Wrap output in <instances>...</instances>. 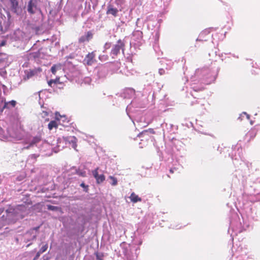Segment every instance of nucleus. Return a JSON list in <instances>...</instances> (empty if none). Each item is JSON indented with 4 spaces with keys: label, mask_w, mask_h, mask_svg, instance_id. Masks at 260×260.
I'll return each mask as SVG.
<instances>
[{
    "label": "nucleus",
    "mask_w": 260,
    "mask_h": 260,
    "mask_svg": "<svg viewBox=\"0 0 260 260\" xmlns=\"http://www.w3.org/2000/svg\"><path fill=\"white\" fill-rule=\"evenodd\" d=\"M10 135L11 137L14 138L15 139H20V136L17 134H15V135L10 134Z\"/></svg>",
    "instance_id": "obj_49"
},
{
    "label": "nucleus",
    "mask_w": 260,
    "mask_h": 260,
    "mask_svg": "<svg viewBox=\"0 0 260 260\" xmlns=\"http://www.w3.org/2000/svg\"><path fill=\"white\" fill-rule=\"evenodd\" d=\"M238 170H236V174H235V175H236V176H237V173H238Z\"/></svg>",
    "instance_id": "obj_59"
},
{
    "label": "nucleus",
    "mask_w": 260,
    "mask_h": 260,
    "mask_svg": "<svg viewBox=\"0 0 260 260\" xmlns=\"http://www.w3.org/2000/svg\"><path fill=\"white\" fill-rule=\"evenodd\" d=\"M80 186L83 188V191L85 192H88L89 191V186L88 185H86L84 182H82Z\"/></svg>",
    "instance_id": "obj_36"
},
{
    "label": "nucleus",
    "mask_w": 260,
    "mask_h": 260,
    "mask_svg": "<svg viewBox=\"0 0 260 260\" xmlns=\"http://www.w3.org/2000/svg\"><path fill=\"white\" fill-rule=\"evenodd\" d=\"M170 69V67L166 68V69L164 68H160L158 70V73L160 75H163L168 73L169 70Z\"/></svg>",
    "instance_id": "obj_34"
},
{
    "label": "nucleus",
    "mask_w": 260,
    "mask_h": 260,
    "mask_svg": "<svg viewBox=\"0 0 260 260\" xmlns=\"http://www.w3.org/2000/svg\"><path fill=\"white\" fill-rule=\"evenodd\" d=\"M3 130L2 128H1V127H0V133H1V132H3Z\"/></svg>",
    "instance_id": "obj_62"
},
{
    "label": "nucleus",
    "mask_w": 260,
    "mask_h": 260,
    "mask_svg": "<svg viewBox=\"0 0 260 260\" xmlns=\"http://www.w3.org/2000/svg\"><path fill=\"white\" fill-rule=\"evenodd\" d=\"M250 122L251 125H252L253 124V122L252 120H251Z\"/></svg>",
    "instance_id": "obj_61"
},
{
    "label": "nucleus",
    "mask_w": 260,
    "mask_h": 260,
    "mask_svg": "<svg viewBox=\"0 0 260 260\" xmlns=\"http://www.w3.org/2000/svg\"><path fill=\"white\" fill-rule=\"evenodd\" d=\"M125 43L126 41L124 39H119L116 42L115 44L112 45L110 53V55L112 58H115V57L120 54L121 51L124 53Z\"/></svg>",
    "instance_id": "obj_9"
},
{
    "label": "nucleus",
    "mask_w": 260,
    "mask_h": 260,
    "mask_svg": "<svg viewBox=\"0 0 260 260\" xmlns=\"http://www.w3.org/2000/svg\"><path fill=\"white\" fill-rule=\"evenodd\" d=\"M2 88L3 89L4 94L5 95H7L9 91L8 87L5 85H2Z\"/></svg>",
    "instance_id": "obj_42"
},
{
    "label": "nucleus",
    "mask_w": 260,
    "mask_h": 260,
    "mask_svg": "<svg viewBox=\"0 0 260 260\" xmlns=\"http://www.w3.org/2000/svg\"><path fill=\"white\" fill-rule=\"evenodd\" d=\"M111 46H112L111 43H106L104 45V52L106 51V50L109 49Z\"/></svg>",
    "instance_id": "obj_44"
},
{
    "label": "nucleus",
    "mask_w": 260,
    "mask_h": 260,
    "mask_svg": "<svg viewBox=\"0 0 260 260\" xmlns=\"http://www.w3.org/2000/svg\"><path fill=\"white\" fill-rule=\"evenodd\" d=\"M134 93L135 90L133 89L129 88L125 90V91L122 94L121 96L124 99L129 98V96H128L127 94L128 95H132L134 94Z\"/></svg>",
    "instance_id": "obj_27"
},
{
    "label": "nucleus",
    "mask_w": 260,
    "mask_h": 260,
    "mask_svg": "<svg viewBox=\"0 0 260 260\" xmlns=\"http://www.w3.org/2000/svg\"><path fill=\"white\" fill-rule=\"evenodd\" d=\"M39 10L38 0H29L27 6L28 13L30 14H34Z\"/></svg>",
    "instance_id": "obj_13"
},
{
    "label": "nucleus",
    "mask_w": 260,
    "mask_h": 260,
    "mask_svg": "<svg viewBox=\"0 0 260 260\" xmlns=\"http://www.w3.org/2000/svg\"><path fill=\"white\" fill-rule=\"evenodd\" d=\"M58 81V80H57V79H56L55 80L51 79L48 82V84L49 86H50V87H52V84H56V83Z\"/></svg>",
    "instance_id": "obj_41"
},
{
    "label": "nucleus",
    "mask_w": 260,
    "mask_h": 260,
    "mask_svg": "<svg viewBox=\"0 0 260 260\" xmlns=\"http://www.w3.org/2000/svg\"><path fill=\"white\" fill-rule=\"evenodd\" d=\"M96 60L95 59V54L94 52L88 53L85 57L83 60V63L84 64L88 66H91L93 64Z\"/></svg>",
    "instance_id": "obj_16"
},
{
    "label": "nucleus",
    "mask_w": 260,
    "mask_h": 260,
    "mask_svg": "<svg viewBox=\"0 0 260 260\" xmlns=\"http://www.w3.org/2000/svg\"><path fill=\"white\" fill-rule=\"evenodd\" d=\"M108 56L107 55H100L99 57V58L100 60L103 61V60H106L108 59Z\"/></svg>",
    "instance_id": "obj_45"
},
{
    "label": "nucleus",
    "mask_w": 260,
    "mask_h": 260,
    "mask_svg": "<svg viewBox=\"0 0 260 260\" xmlns=\"http://www.w3.org/2000/svg\"><path fill=\"white\" fill-rule=\"evenodd\" d=\"M129 198L131 202L134 203H136L142 201V199L140 198L138 195L136 194L134 192L131 193Z\"/></svg>",
    "instance_id": "obj_28"
},
{
    "label": "nucleus",
    "mask_w": 260,
    "mask_h": 260,
    "mask_svg": "<svg viewBox=\"0 0 260 260\" xmlns=\"http://www.w3.org/2000/svg\"><path fill=\"white\" fill-rule=\"evenodd\" d=\"M110 66L109 63H105L99 65L94 69V74L99 79H104L106 77L109 71Z\"/></svg>",
    "instance_id": "obj_10"
},
{
    "label": "nucleus",
    "mask_w": 260,
    "mask_h": 260,
    "mask_svg": "<svg viewBox=\"0 0 260 260\" xmlns=\"http://www.w3.org/2000/svg\"><path fill=\"white\" fill-rule=\"evenodd\" d=\"M119 10L112 5H108L107 7L106 14L107 15H111L114 17L118 16Z\"/></svg>",
    "instance_id": "obj_18"
},
{
    "label": "nucleus",
    "mask_w": 260,
    "mask_h": 260,
    "mask_svg": "<svg viewBox=\"0 0 260 260\" xmlns=\"http://www.w3.org/2000/svg\"><path fill=\"white\" fill-rule=\"evenodd\" d=\"M170 173H173L174 172V171H173V169H171L170 170Z\"/></svg>",
    "instance_id": "obj_58"
},
{
    "label": "nucleus",
    "mask_w": 260,
    "mask_h": 260,
    "mask_svg": "<svg viewBox=\"0 0 260 260\" xmlns=\"http://www.w3.org/2000/svg\"><path fill=\"white\" fill-rule=\"evenodd\" d=\"M257 181L258 182L260 183V178L257 179Z\"/></svg>",
    "instance_id": "obj_63"
},
{
    "label": "nucleus",
    "mask_w": 260,
    "mask_h": 260,
    "mask_svg": "<svg viewBox=\"0 0 260 260\" xmlns=\"http://www.w3.org/2000/svg\"><path fill=\"white\" fill-rule=\"evenodd\" d=\"M136 26L137 27L141 28L142 26V23L141 22V19L140 18H138L136 21Z\"/></svg>",
    "instance_id": "obj_46"
},
{
    "label": "nucleus",
    "mask_w": 260,
    "mask_h": 260,
    "mask_svg": "<svg viewBox=\"0 0 260 260\" xmlns=\"http://www.w3.org/2000/svg\"><path fill=\"white\" fill-rule=\"evenodd\" d=\"M120 256L123 255L126 260H133L137 257L138 251L139 248L136 247H132L130 244L123 242L118 248Z\"/></svg>",
    "instance_id": "obj_3"
},
{
    "label": "nucleus",
    "mask_w": 260,
    "mask_h": 260,
    "mask_svg": "<svg viewBox=\"0 0 260 260\" xmlns=\"http://www.w3.org/2000/svg\"><path fill=\"white\" fill-rule=\"evenodd\" d=\"M65 145L66 144L64 137L57 138L55 141V144H51V149L53 152L57 153L62 150L65 147Z\"/></svg>",
    "instance_id": "obj_12"
},
{
    "label": "nucleus",
    "mask_w": 260,
    "mask_h": 260,
    "mask_svg": "<svg viewBox=\"0 0 260 260\" xmlns=\"http://www.w3.org/2000/svg\"><path fill=\"white\" fill-rule=\"evenodd\" d=\"M25 73L26 75V77L25 78V79H28L35 75V72L33 70H30L29 71L25 72Z\"/></svg>",
    "instance_id": "obj_35"
},
{
    "label": "nucleus",
    "mask_w": 260,
    "mask_h": 260,
    "mask_svg": "<svg viewBox=\"0 0 260 260\" xmlns=\"http://www.w3.org/2000/svg\"><path fill=\"white\" fill-rule=\"evenodd\" d=\"M133 40L136 42L135 45H140L143 40V32L140 29H135L133 32Z\"/></svg>",
    "instance_id": "obj_15"
},
{
    "label": "nucleus",
    "mask_w": 260,
    "mask_h": 260,
    "mask_svg": "<svg viewBox=\"0 0 260 260\" xmlns=\"http://www.w3.org/2000/svg\"><path fill=\"white\" fill-rule=\"evenodd\" d=\"M148 132V133L150 135V134H153L155 133V132L153 129L152 128H149L148 129L146 130Z\"/></svg>",
    "instance_id": "obj_50"
},
{
    "label": "nucleus",
    "mask_w": 260,
    "mask_h": 260,
    "mask_svg": "<svg viewBox=\"0 0 260 260\" xmlns=\"http://www.w3.org/2000/svg\"><path fill=\"white\" fill-rule=\"evenodd\" d=\"M11 11L16 13L19 9V4L17 0H10Z\"/></svg>",
    "instance_id": "obj_24"
},
{
    "label": "nucleus",
    "mask_w": 260,
    "mask_h": 260,
    "mask_svg": "<svg viewBox=\"0 0 260 260\" xmlns=\"http://www.w3.org/2000/svg\"><path fill=\"white\" fill-rule=\"evenodd\" d=\"M183 61H184V62H185V59L184 58V57H182V61L183 62Z\"/></svg>",
    "instance_id": "obj_60"
},
{
    "label": "nucleus",
    "mask_w": 260,
    "mask_h": 260,
    "mask_svg": "<svg viewBox=\"0 0 260 260\" xmlns=\"http://www.w3.org/2000/svg\"><path fill=\"white\" fill-rule=\"evenodd\" d=\"M22 236L24 242L25 247L28 248L32 244L34 241L37 239V236L31 233L29 230L26 231L24 233L22 234Z\"/></svg>",
    "instance_id": "obj_11"
},
{
    "label": "nucleus",
    "mask_w": 260,
    "mask_h": 260,
    "mask_svg": "<svg viewBox=\"0 0 260 260\" xmlns=\"http://www.w3.org/2000/svg\"><path fill=\"white\" fill-rule=\"evenodd\" d=\"M242 149L241 146L236 145L233 146L232 151L231 153H229V156L233 160L234 165L236 166L238 164L242 167H245V165L242 160Z\"/></svg>",
    "instance_id": "obj_7"
},
{
    "label": "nucleus",
    "mask_w": 260,
    "mask_h": 260,
    "mask_svg": "<svg viewBox=\"0 0 260 260\" xmlns=\"http://www.w3.org/2000/svg\"><path fill=\"white\" fill-rule=\"evenodd\" d=\"M57 126V122L55 120L51 121L48 125V128L50 130H51L53 129V128L56 127Z\"/></svg>",
    "instance_id": "obj_33"
},
{
    "label": "nucleus",
    "mask_w": 260,
    "mask_h": 260,
    "mask_svg": "<svg viewBox=\"0 0 260 260\" xmlns=\"http://www.w3.org/2000/svg\"><path fill=\"white\" fill-rule=\"evenodd\" d=\"M71 170H74L75 172L73 174H77L79 176L85 177L86 176V172L84 170V167L80 166L78 168L76 167H73L71 168Z\"/></svg>",
    "instance_id": "obj_20"
},
{
    "label": "nucleus",
    "mask_w": 260,
    "mask_h": 260,
    "mask_svg": "<svg viewBox=\"0 0 260 260\" xmlns=\"http://www.w3.org/2000/svg\"><path fill=\"white\" fill-rule=\"evenodd\" d=\"M22 239L23 238L21 234H18L14 237L15 244L16 245L18 246L19 248H24L26 246Z\"/></svg>",
    "instance_id": "obj_23"
},
{
    "label": "nucleus",
    "mask_w": 260,
    "mask_h": 260,
    "mask_svg": "<svg viewBox=\"0 0 260 260\" xmlns=\"http://www.w3.org/2000/svg\"><path fill=\"white\" fill-rule=\"evenodd\" d=\"M40 228V225L34 227L32 228H30L29 230L31 231V233H33L34 235H35L37 237L39 233V229Z\"/></svg>",
    "instance_id": "obj_32"
},
{
    "label": "nucleus",
    "mask_w": 260,
    "mask_h": 260,
    "mask_svg": "<svg viewBox=\"0 0 260 260\" xmlns=\"http://www.w3.org/2000/svg\"><path fill=\"white\" fill-rule=\"evenodd\" d=\"M1 102H4V103L3 106L2 107L4 110L6 109H10L11 108H14L17 104V102L15 100L7 102L5 99H3Z\"/></svg>",
    "instance_id": "obj_21"
},
{
    "label": "nucleus",
    "mask_w": 260,
    "mask_h": 260,
    "mask_svg": "<svg viewBox=\"0 0 260 260\" xmlns=\"http://www.w3.org/2000/svg\"><path fill=\"white\" fill-rule=\"evenodd\" d=\"M209 30H207V29L204 30V31H203L202 32H201L200 33L198 38L197 39V40L200 41H207L208 39H206V38H205V37L206 35H209Z\"/></svg>",
    "instance_id": "obj_26"
},
{
    "label": "nucleus",
    "mask_w": 260,
    "mask_h": 260,
    "mask_svg": "<svg viewBox=\"0 0 260 260\" xmlns=\"http://www.w3.org/2000/svg\"><path fill=\"white\" fill-rule=\"evenodd\" d=\"M98 170L99 168H96L92 171V174L93 177L95 179L96 183L101 184L105 180V176L103 174H99Z\"/></svg>",
    "instance_id": "obj_17"
},
{
    "label": "nucleus",
    "mask_w": 260,
    "mask_h": 260,
    "mask_svg": "<svg viewBox=\"0 0 260 260\" xmlns=\"http://www.w3.org/2000/svg\"><path fill=\"white\" fill-rule=\"evenodd\" d=\"M244 115H246V117L248 119H249L250 118V115L248 114H247L246 112H243L241 115L239 117L238 119H240L241 120H242V116Z\"/></svg>",
    "instance_id": "obj_47"
},
{
    "label": "nucleus",
    "mask_w": 260,
    "mask_h": 260,
    "mask_svg": "<svg viewBox=\"0 0 260 260\" xmlns=\"http://www.w3.org/2000/svg\"><path fill=\"white\" fill-rule=\"evenodd\" d=\"M25 141L27 143H30V145L32 146L33 147L35 146L37 147L41 151H45V150L43 149L44 146H48L49 145V143L42 140L41 134H38L35 136H30L29 137H27L25 138Z\"/></svg>",
    "instance_id": "obj_6"
},
{
    "label": "nucleus",
    "mask_w": 260,
    "mask_h": 260,
    "mask_svg": "<svg viewBox=\"0 0 260 260\" xmlns=\"http://www.w3.org/2000/svg\"><path fill=\"white\" fill-rule=\"evenodd\" d=\"M48 248V244H46L45 245H43L40 249L41 251H42L43 252H45Z\"/></svg>",
    "instance_id": "obj_48"
},
{
    "label": "nucleus",
    "mask_w": 260,
    "mask_h": 260,
    "mask_svg": "<svg viewBox=\"0 0 260 260\" xmlns=\"http://www.w3.org/2000/svg\"><path fill=\"white\" fill-rule=\"evenodd\" d=\"M170 127H173V124H170Z\"/></svg>",
    "instance_id": "obj_64"
},
{
    "label": "nucleus",
    "mask_w": 260,
    "mask_h": 260,
    "mask_svg": "<svg viewBox=\"0 0 260 260\" xmlns=\"http://www.w3.org/2000/svg\"><path fill=\"white\" fill-rule=\"evenodd\" d=\"M60 68L59 66H57V65H53L51 68V71L52 72V73L53 74H56V72L57 71V70Z\"/></svg>",
    "instance_id": "obj_38"
},
{
    "label": "nucleus",
    "mask_w": 260,
    "mask_h": 260,
    "mask_svg": "<svg viewBox=\"0 0 260 260\" xmlns=\"http://www.w3.org/2000/svg\"><path fill=\"white\" fill-rule=\"evenodd\" d=\"M142 240H140L139 241L138 245H141L142 244Z\"/></svg>",
    "instance_id": "obj_57"
},
{
    "label": "nucleus",
    "mask_w": 260,
    "mask_h": 260,
    "mask_svg": "<svg viewBox=\"0 0 260 260\" xmlns=\"http://www.w3.org/2000/svg\"><path fill=\"white\" fill-rule=\"evenodd\" d=\"M138 137L141 138V141H144L145 140L147 141L149 140L150 138V136L146 130H144L138 135Z\"/></svg>",
    "instance_id": "obj_25"
},
{
    "label": "nucleus",
    "mask_w": 260,
    "mask_h": 260,
    "mask_svg": "<svg viewBox=\"0 0 260 260\" xmlns=\"http://www.w3.org/2000/svg\"><path fill=\"white\" fill-rule=\"evenodd\" d=\"M36 46V44L33 45L31 48V52L28 54L29 59L35 61L44 58L46 55L45 49L43 48L37 49Z\"/></svg>",
    "instance_id": "obj_8"
},
{
    "label": "nucleus",
    "mask_w": 260,
    "mask_h": 260,
    "mask_svg": "<svg viewBox=\"0 0 260 260\" xmlns=\"http://www.w3.org/2000/svg\"><path fill=\"white\" fill-rule=\"evenodd\" d=\"M181 144H182V143L179 140H175L174 142V148H173V150L174 151V148H175L176 150H177V151L179 152V153H176L175 154L177 159H178L179 157L183 158L185 155V153L183 148L181 147ZM177 161H178V160H177Z\"/></svg>",
    "instance_id": "obj_14"
},
{
    "label": "nucleus",
    "mask_w": 260,
    "mask_h": 260,
    "mask_svg": "<svg viewBox=\"0 0 260 260\" xmlns=\"http://www.w3.org/2000/svg\"><path fill=\"white\" fill-rule=\"evenodd\" d=\"M60 116V117L61 118V121L63 122H65L66 121H67V123H70V124L72 125V126L74 127V123H70V120H67V118L66 117L65 115L64 116H61L60 115H59Z\"/></svg>",
    "instance_id": "obj_39"
},
{
    "label": "nucleus",
    "mask_w": 260,
    "mask_h": 260,
    "mask_svg": "<svg viewBox=\"0 0 260 260\" xmlns=\"http://www.w3.org/2000/svg\"><path fill=\"white\" fill-rule=\"evenodd\" d=\"M219 68L204 67L196 70L193 76L190 77L191 88L194 91L203 90L204 86L203 84H210L214 82L218 75Z\"/></svg>",
    "instance_id": "obj_1"
},
{
    "label": "nucleus",
    "mask_w": 260,
    "mask_h": 260,
    "mask_svg": "<svg viewBox=\"0 0 260 260\" xmlns=\"http://www.w3.org/2000/svg\"><path fill=\"white\" fill-rule=\"evenodd\" d=\"M6 209L4 208H0V216L5 214Z\"/></svg>",
    "instance_id": "obj_51"
},
{
    "label": "nucleus",
    "mask_w": 260,
    "mask_h": 260,
    "mask_svg": "<svg viewBox=\"0 0 260 260\" xmlns=\"http://www.w3.org/2000/svg\"><path fill=\"white\" fill-rule=\"evenodd\" d=\"M38 253L40 255H41V254H42V253H44V252H43L42 251H41V249H40V250H39V251L38 252Z\"/></svg>",
    "instance_id": "obj_56"
},
{
    "label": "nucleus",
    "mask_w": 260,
    "mask_h": 260,
    "mask_svg": "<svg viewBox=\"0 0 260 260\" xmlns=\"http://www.w3.org/2000/svg\"><path fill=\"white\" fill-rule=\"evenodd\" d=\"M47 210L53 211H61V208L59 207L52 206L51 205H46Z\"/></svg>",
    "instance_id": "obj_29"
},
{
    "label": "nucleus",
    "mask_w": 260,
    "mask_h": 260,
    "mask_svg": "<svg viewBox=\"0 0 260 260\" xmlns=\"http://www.w3.org/2000/svg\"><path fill=\"white\" fill-rule=\"evenodd\" d=\"M40 255L37 252L35 256L33 258L32 260H37L40 257Z\"/></svg>",
    "instance_id": "obj_53"
},
{
    "label": "nucleus",
    "mask_w": 260,
    "mask_h": 260,
    "mask_svg": "<svg viewBox=\"0 0 260 260\" xmlns=\"http://www.w3.org/2000/svg\"><path fill=\"white\" fill-rule=\"evenodd\" d=\"M21 206H18L16 208L10 207L6 209L5 214V219L8 224H13L17 220L24 218L23 213L21 212Z\"/></svg>",
    "instance_id": "obj_4"
},
{
    "label": "nucleus",
    "mask_w": 260,
    "mask_h": 260,
    "mask_svg": "<svg viewBox=\"0 0 260 260\" xmlns=\"http://www.w3.org/2000/svg\"><path fill=\"white\" fill-rule=\"evenodd\" d=\"M65 141H66V144H70L72 145V147L74 149H76L77 147V138L74 136H69L67 137H64Z\"/></svg>",
    "instance_id": "obj_22"
},
{
    "label": "nucleus",
    "mask_w": 260,
    "mask_h": 260,
    "mask_svg": "<svg viewBox=\"0 0 260 260\" xmlns=\"http://www.w3.org/2000/svg\"><path fill=\"white\" fill-rule=\"evenodd\" d=\"M7 225H8V223L5 219V214H3L0 217V230Z\"/></svg>",
    "instance_id": "obj_30"
},
{
    "label": "nucleus",
    "mask_w": 260,
    "mask_h": 260,
    "mask_svg": "<svg viewBox=\"0 0 260 260\" xmlns=\"http://www.w3.org/2000/svg\"><path fill=\"white\" fill-rule=\"evenodd\" d=\"M109 178L112 180V182H110V184L112 186H115L117 184V180L115 177L112 176H110Z\"/></svg>",
    "instance_id": "obj_37"
},
{
    "label": "nucleus",
    "mask_w": 260,
    "mask_h": 260,
    "mask_svg": "<svg viewBox=\"0 0 260 260\" xmlns=\"http://www.w3.org/2000/svg\"><path fill=\"white\" fill-rule=\"evenodd\" d=\"M94 255H95L96 259L104 260V257H105V255L104 253L97 251L94 253Z\"/></svg>",
    "instance_id": "obj_31"
},
{
    "label": "nucleus",
    "mask_w": 260,
    "mask_h": 260,
    "mask_svg": "<svg viewBox=\"0 0 260 260\" xmlns=\"http://www.w3.org/2000/svg\"><path fill=\"white\" fill-rule=\"evenodd\" d=\"M239 218L237 214H234L232 219L230 220V227L228 230V233L231 235L232 241L234 239V236L237 235L238 233L242 232V223L239 221Z\"/></svg>",
    "instance_id": "obj_5"
},
{
    "label": "nucleus",
    "mask_w": 260,
    "mask_h": 260,
    "mask_svg": "<svg viewBox=\"0 0 260 260\" xmlns=\"http://www.w3.org/2000/svg\"><path fill=\"white\" fill-rule=\"evenodd\" d=\"M4 110V109L2 107H0V115H1L3 114Z\"/></svg>",
    "instance_id": "obj_55"
},
{
    "label": "nucleus",
    "mask_w": 260,
    "mask_h": 260,
    "mask_svg": "<svg viewBox=\"0 0 260 260\" xmlns=\"http://www.w3.org/2000/svg\"><path fill=\"white\" fill-rule=\"evenodd\" d=\"M93 38V32L92 31H88L84 35L81 36L79 39V42L84 43L89 42Z\"/></svg>",
    "instance_id": "obj_19"
},
{
    "label": "nucleus",
    "mask_w": 260,
    "mask_h": 260,
    "mask_svg": "<svg viewBox=\"0 0 260 260\" xmlns=\"http://www.w3.org/2000/svg\"><path fill=\"white\" fill-rule=\"evenodd\" d=\"M25 145H26L25 146H24L23 149H29L30 148L33 147L32 146L30 145V143H27L26 141H25Z\"/></svg>",
    "instance_id": "obj_43"
},
{
    "label": "nucleus",
    "mask_w": 260,
    "mask_h": 260,
    "mask_svg": "<svg viewBox=\"0 0 260 260\" xmlns=\"http://www.w3.org/2000/svg\"><path fill=\"white\" fill-rule=\"evenodd\" d=\"M25 178V175L24 174H22L20 175L19 176H18L16 177V180L18 181H21L23 180Z\"/></svg>",
    "instance_id": "obj_40"
},
{
    "label": "nucleus",
    "mask_w": 260,
    "mask_h": 260,
    "mask_svg": "<svg viewBox=\"0 0 260 260\" xmlns=\"http://www.w3.org/2000/svg\"><path fill=\"white\" fill-rule=\"evenodd\" d=\"M6 41H5V40H3V41L1 42V43H0V46H5V45H6Z\"/></svg>",
    "instance_id": "obj_54"
},
{
    "label": "nucleus",
    "mask_w": 260,
    "mask_h": 260,
    "mask_svg": "<svg viewBox=\"0 0 260 260\" xmlns=\"http://www.w3.org/2000/svg\"><path fill=\"white\" fill-rule=\"evenodd\" d=\"M214 54H215V55H217V51L216 50H215V51L212 50L211 52H210L209 53V56L213 55Z\"/></svg>",
    "instance_id": "obj_52"
},
{
    "label": "nucleus",
    "mask_w": 260,
    "mask_h": 260,
    "mask_svg": "<svg viewBox=\"0 0 260 260\" xmlns=\"http://www.w3.org/2000/svg\"><path fill=\"white\" fill-rule=\"evenodd\" d=\"M142 94V99L140 100L138 98H135L133 100L131 103L127 106L126 111L128 114V110L131 109V108H144L147 104V102L149 99H153L154 96V92H152V87L150 85V83L148 84L146 87L144 88L142 91H139Z\"/></svg>",
    "instance_id": "obj_2"
}]
</instances>
